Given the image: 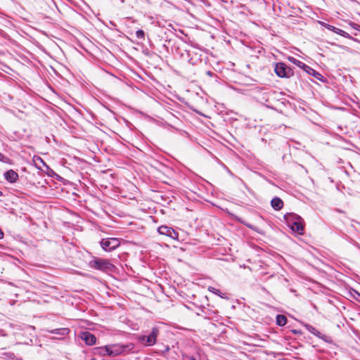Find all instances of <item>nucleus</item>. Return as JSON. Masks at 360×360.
<instances>
[{"label": "nucleus", "mask_w": 360, "mask_h": 360, "mask_svg": "<svg viewBox=\"0 0 360 360\" xmlns=\"http://www.w3.org/2000/svg\"><path fill=\"white\" fill-rule=\"evenodd\" d=\"M91 269L101 271L104 273H112L115 271V266L109 259L93 256L88 263Z\"/></svg>", "instance_id": "1"}, {"label": "nucleus", "mask_w": 360, "mask_h": 360, "mask_svg": "<svg viewBox=\"0 0 360 360\" xmlns=\"http://www.w3.org/2000/svg\"><path fill=\"white\" fill-rule=\"evenodd\" d=\"M284 217L294 232L303 234L304 221L300 216L294 213H288Z\"/></svg>", "instance_id": "2"}, {"label": "nucleus", "mask_w": 360, "mask_h": 360, "mask_svg": "<svg viewBox=\"0 0 360 360\" xmlns=\"http://www.w3.org/2000/svg\"><path fill=\"white\" fill-rule=\"evenodd\" d=\"M288 60L290 62H291L294 65H297L300 68L302 69L305 72H307L309 75L313 76L316 79L322 82L323 83L328 82L327 79L324 76H323L320 72L314 70L312 68L309 67L304 63H303L293 57H289Z\"/></svg>", "instance_id": "3"}, {"label": "nucleus", "mask_w": 360, "mask_h": 360, "mask_svg": "<svg viewBox=\"0 0 360 360\" xmlns=\"http://www.w3.org/2000/svg\"><path fill=\"white\" fill-rule=\"evenodd\" d=\"M159 334V330L153 327L148 335H142L139 336L138 340L141 344L145 346H153L156 343L157 338Z\"/></svg>", "instance_id": "4"}, {"label": "nucleus", "mask_w": 360, "mask_h": 360, "mask_svg": "<svg viewBox=\"0 0 360 360\" xmlns=\"http://www.w3.org/2000/svg\"><path fill=\"white\" fill-rule=\"evenodd\" d=\"M274 72L278 77L281 78H290L293 75L292 70L282 62L275 64Z\"/></svg>", "instance_id": "5"}, {"label": "nucleus", "mask_w": 360, "mask_h": 360, "mask_svg": "<svg viewBox=\"0 0 360 360\" xmlns=\"http://www.w3.org/2000/svg\"><path fill=\"white\" fill-rule=\"evenodd\" d=\"M134 348L133 345H108L109 356H115L123 354L126 351L131 350Z\"/></svg>", "instance_id": "6"}, {"label": "nucleus", "mask_w": 360, "mask_h": 360, "mask_svg": "<svg viewBox=\"0 0 360 360\" xmlns=\"http://www.w3.org/2000/svg\"><path fill=\"white\" fill-rule=\"evenodd\" d=\"M100 244L103 250L110 252L119 247L120 243L116 238H107L102 239Z\"/></svg>", "instance_id": "7"}, {"label": "nucleus", "mask_w": 360, "mask_h": 360, "mask_svg": "<svg viewBox=\"0 0 360 360\" xmlns=\"http://www.w3.org/2000/svg\"><path fill=\"white\" fill-rule=\"evenodd\" d=\"M158 231L160 234L168 236L172 239H177L179 237V233L172 227L167 226H160L158 229Z\"/></svg>", "instance_id": "8"}, {"label": "nucleus", "mask_w": 360, "mask_h": 360, "mask_svg": "<svg viewBox=\"0 0 360 360\" xmlns=\"http://www.w3.org/2000/svg\"><path fill=\"white\" fill-rule=\"evenodd\" d=\"M79 338L84 341L85 344L89 346L94 345L96 342V336L89 331H84L79 334Z\"/></svg>", "instance_id": "9"}, {"label": "nucleus", "mask_w": 360, "mask_h": 360, "mask_svg": "<svg viewBox=\"0 0 360 360\" xmlns=\"http://www.w3.org/2000/svg\"><path fill=\"white\" fill-rule=\"evenodd\" d=\"M5 179L9 183H15L19 179L18 174L13 169H10L4 174Z\"/></svg>", "instance_id": "10"}, {"label": "nucleus", "mask_w": 360, "mask_h": 360, "mask_svg": "<svg viewBox=\"0 0 360 360\" xmlns=\"http://www.w3.org/2000/svg\"><path fill=\"white\" fill-rule=\"evenodd\" d=\"M46 331L51 334L58 335L60 336L57 339H62V337L67 335L70 333V329L68 328H56L52 330L47 329Z\"/></svg>", "instance_id": "11"}, {"label": "nucleus", "mask_w": 360, "mask_h": 360, "mask_svg": "<svg viewBox=\"0 0 360 360\" xmlns=\"http://www.w3.org/2000/svg\"><path fill=\"white\" fill-rule=\"evenodd\" d=\"M92 353L95 355L109 356L108 345L94 347Z\"/></svg>", "instance_id": "12"}, {"label": "nucleus", "mask_w": 360, "mask_h": 360, "mask_svg": "<svg viewBox=\"0 0 360 360\" xmlns=\"http://www.w3.org/2000/svg\"><path fill=\"white\" fill-rule=\"evenodd\" d=\"M325 27L328 30H330V31H333V32L342 36V37H346V38H350V36L349 34L346 32L345 31L341 30V29H339L338 27H335L333 25H328V24H326Z\"/></svg>", "instance_id": "13"}, {"label": "nucleus", "mask_w": 360, "mask_h": 360, "mask_svg": "<svg viewBox=\"0 0 360 360\" xmlns=\"http://www.w3.org/2000/svg\"><path fill=\"white\" fill-rule=\"evenodd\" d=\"M271 205L275 210H280L283 207V202L280 198L274 197L271 201Z\"/></svg>", "instance_id": "14"}, {"label": "nucleus", "mask_w": 360, "mask_h": 360, "mask_svg": "<svg viewBox=\"0 0 360 360\" xmlns=\"http://www.w3.org/2000/svg\"><path fill=\"white\" fill-rule=\"evenodd\" d=\"M306 329L311 333V334L314 335L315 336L323 339L322 334L316 330L314 326L309 325V324H305Z\"/></svg>", "instance_id": "15"}, {"label": "nucleus", "mask_w": 360, "mask_h": 360, "mask_svg": "<svg viewBox=\"0 0 360 360\" xmlns=\"http://www.w3.org/2000/svg\"><path fill=\"white\" fill-rule=\"evenodd\" d=\"M287 317L283 314L276 316V324L279 326H283L287 323Z\"/></svg>", "instance_id": "16"}, {"label": "nucleus", "mask_w": 360, "mask_h": 360, "mask_svg": "<svg viewBox=\"0 0 360 360\" xmlns=\"http://www.w3.org/2000/svg\"><path fill=\"white\" fill-rule=\"evenodd\" d=\"M208 290L210 292H212L214 294L217 295L218 296H219L221 298L229 299L227 294L221 292L220 291V290H219V289H217L214 287H209Z\"/></svg>", "instance_id": "17"}, {"label": "nucleus", "mask_w": 360, "mask_h": 360, "mask_svg": "<svg viewBox=\"0 0 360 360\" xmlns=\"http://www.w3.org/2000/svg\"><path fill=\"white\" fill-rule=\"evenodd\" d=\"M0 161L9 165L12 164V160L8 157L4 155L1 153H0Z\"/></svg>", "instance_id": "18"}, {"label": "nucleus", "mask_w": 360, "mask_h": 360, "mask_svg": "<svg viewBox=\"0 0 360 360\" xmlns=\"http://www.w3.org/2000/svg\"><path fill=\"white\" fill-rule=\"evenodd\" d=\"M135 35L137 39L145 40V32L143 30H138L136 31Z\"/></svg>", "instance_id": "19"}, {"label": "nucleus", "mask_w": 360, "mask_h": 360, "mask_svg": "<svg viewBox=\"0 0 360 360\" xmlns=\"http://www.w3.org/2000/svg\"><path fill=\"white\" fill-rule=\"evenodd\" d=\"M351 25L354 29L360 31V25L352 22V23H351Z\"/></svg>", "instance_id": "20"}, {"label": "nucleus", "mask_w": 360, "mask_h": 360, "mask_svg": "<svg viewBox=\"0 0 360 360\" xmlns=\"http://www.w3.org/2000/svg\"><path fill=\"white\" fill-rule=\"evenodd\" d=\"M245 226H246L247 227L250 228V229L253 230V231H257V232H259V231H258V230H257V229L255 226H252V225H251V224H245Z\"/></svg>", "instance_id": "21"}, {"label": "nucleus", "mask_w": 360, "mask_h": 360, "mask_svg": "<svg viewBox=\"0 0 360 360\" xmlns=\"http://www.w3.org/2000/svg\"><path fill=\"white\" fill-rule=\"evenodd\" d=\"M355 299L357 302L360 303V293L356 292V297H355Z\"/></svg>", "instance_id": "22"}, {"label": "nucleus", "mask_w": 360, "mask_h": 360, "mask_svg": "<svg viewBox=\"0 0 360 360\" xmlns=\"http://www.w3.org/2000/svg\"><path fill=\"white\" fill-rule=\"evenodd\" d=\"M207 75L210 77H212L214 75V73L212 71H207Z\"/></svg>", "instance_id": "23"}, {"label": "nucleus", "mask_w": 360, "mask_h": 360, "mask_svg": "<svg viewBox=\"0 0 360 360\" xmlns=\"http://www.w3.org/2000/svg\"><path fill=\"white\" fill-rule=\"evenodd\" d=\"M4 232L0 229V239H2L4 238Z\"/></svg>", "instance_id": "24"}, {"label": "nucleus", "mask_w": 360, "mask_h": 360, "mask_svg": "<svg viewBox=\"0 0 360 360\" xmlns=\"http://www.w3.org/2000/svg\"><path fill=\"white\" fill-rule=\"evenodd\" d=\"M186 360H196L195 358H193V356L191 357H188Z\"/></svg>", "instance_id": "25"}, {"label": "nucleus", "mask_w": 360, "mask_h": 360, "mask_svg": "<svg viewBox=\"0 0 360 360\" xmlns=\"http://www.w3.org/2000/svg\"><path fill=\"white\" fill-rule=\"evenodd\" d=\"M3 195V193L1 191H0V196H2Z\"/></svg>", "instance_id": "26"}]
</instances>
